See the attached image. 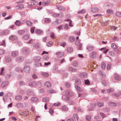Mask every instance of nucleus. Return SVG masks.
I'll list each match as a JSON object with an SVG mask.
<instances>
[{
	"label": "nucleus",
	"instance_id": "3",
	"mask_svg": "<svg viewBox=\"0 0 121 121\" xmlns=\"http://www.w3.org/2000/svg\"><path fill=\"white\" fill-rule=\"evenodd\" d=\"M23 69L24 71L26 73H29L30 71V68L29 66H25Z\"/></svg>",
	"mask_w": 121,
	"mask_h": 121
},
{
	"label": "nucleus",
	"instance_id": "14",
	"mask_svg": "<svg viewBox=\"0 0 121 121\" xmlns=\"http://www.w3.org/2000/svg\"><path fill=\"white\" fill-rule=\"evenodd\" d=\"M35 32L36 34H40L42 33L43 31L41 30L38 29H37L35 30Z\"/></svg>",
	"mask_w": 121,
	"mask_h": 121
},
{
	"label": "nucleus",
	"instance_id": "60",
	"mask_svg": "<svg viewBox=\"0 0 121 121\" xmlns=\"http://www.w3.org/2000/svg\"><path fill=\"white\" fill-rule=\"evenodd\" d=\"M73 65L75 67H78V64L76 62H75L74 63Z\"/></svg>",
	"mask_w": 121,
	"mask_h": 121
},
{
	"label": "nucleus",
	"instance_id": "7",
	"mask_svg": "<svg viewBox=\"0 0 121 121\" xmlns=\"http://www.w3.org/2000/svg\"><path fill=\"white\" fill-rule=\"evenodd\" d=\"M94 47L93 46L89 45L86 48L87 49L88 51H91L94 49Z\"/></svg>",
	"mask_w": 121,
	"mask_h": 121
},
{
	"label": "nucleus",
	"instance_id": "8",
	"mask_svg": "<svg viewBox=\"0 0 121 121\" xmlns=\"http://www.w3.org/2000/svg\"><path fill=\"white\" fill-rule=\"evenodd\" d=\"M56 54L59 57H61L64 55V53L60 52H58L56 53Z\"/></svg>",
	"mask_w": 121,
	"mask_h": 121
},
{
	"label": "nucleus",
	"instance_id": "45",
	"mask_svg": "<svg viewBox=\"0 0 121 121\" xmlns=\"http://www.w3.org/2000/svg\"><path fill=\"white\" fill-rule=\"evenodd\" d=\"M58 13H54L52 14V16L55 17H58Z\"/></svg>",
	"mask_w": 121,
	"mask_h": 121
},
{
	"label": "nucleus",
	"instance_id": "32",
	"mask_svg": "<svg viewBox=\"0 0 121 121\" xmlns=\"http://www.w3.org/2000/svg\"><path fill=\"white\" fill-rule=\"evenodd\" d=\"M111 47L113 48H117V46L114 43H112V44Z\"/></svg>",
	"mask_w": 121,
	"mask_h": 121
},
{
	"label": "nucleus",
	"instance_id": "50",
	"mask_svg": "<svg viewBox=\"0 0 121 121\" xmlns=\"http://www.w3.org/2000/svg\"><path fill=\"white\" fill-rule=\"evenodd\" d=\"M34 5V2L32 1L30 3V4H29L28 5L29 7H31V6H33Z\"/></svg>",
	"mask_w": 121,
	"mask_h": 121
},
{
	"label": "nucleus",
	"instance_id": "6",
	"mask_svg": "<svg viewBox=\"0 0 121 121\" xmlns=\"http://www.w3.org/2000/svg\"><path fill=\"white\" fill-rule=\"evenodd\" d=\"M96 52L95 51L92 52L90 55V56L93 58H95V57L96 56Z\"/></svg>",
	"mask_w": 121,
	"mask_h": 121
},
{
	"label": "nucleus",
	"instance_id": "13",
	"mask_svg": "<svg viewBox=\"0 0 121 121\" xmlns=\"http://www.w3.org/2000/svg\"><path fill=\"white\" fill-rule=\"evenodd\" d=\"M24 5L23 4H21L17 6H16V8L18 9H20L24 8Z\"/></svg>",
	"mask_w": 121,
	"mask_h": 121
},
{
	"label": "nucleus",
	"instance_id": "57",
	"mask_svg": "<svg viewBox=\"0 0 121 121\" xmlns=\"http://www.w3.org/2000/svg\"><path fill=\"white\" fill-rule=\"evenodd\" d=\"M19 83L20 85L21 86H22L24 85V82L22 81H20L19 82Z\"/></svg>",
	"mask_w": 121,
	"mask_h": 121
},
{
	"label": "nucleus",
	"instance_id": "38",
	"mask_svg": "<svg viewBox=\"0 0 121 121\" xmlns=\"http://www.w3.org/2000/svg\"><path fill=\"white\" fill-rule=\"evenodd\" d=\"M73 49L72 48L69 47L68 48L67 51L69 52H71L73 51Z\"/></svg>",
	"mask_w": 121,
	"mask_h": 121
},
{
	"label": "nucleus",
	"instance_id": "36",
	"mask_svg": "<svg viewBox=\"0 0 121 121\" xmlns=\"http://www.w3.org/2000/svg\"><path fill=\"white\" fill-rule=\"evenodd\" d=\"M43 100L44 102H48L49 100L46 97L43 98Z\"/></svg>",
	"mask_w": 121,
	"mask_h": 121
},
{
	"label": "nucleus",
	"instance_id": "52",
	"mask_svg": "<svg viewBox=\"0 0 121 121\" xmlns=\"http://www.w3.org/2000/svg\"><path fill=\"white\" fill-rule=\"evenodd\" d=\"M49 112L51 114H52L53 113V110L52 108L50 109Z\"/></svg>",
	"mask_w": 121,
	"mask_h": 121
},
{
	"label": "nucleus",
	"instance_id": "53",
	"mask_svg": "<svg viewBox=\"0 0 121 121\" xmlns=\"http://www.w3.org/2000/svg\"><path fill=\"white\" fill-rule=\"evenodd\" d=\"M49 92L50 93H55V91L52 89L51 90L49 91Z\"/></svg>",
	"mask_w": 121,
	"mask_h": 121
},
{
	"label": "nucleus",
	"instance_id": "49",
	"mask_svg": "<svg viewBox=\"0 0 121 121\" xmlns=\"http://www.w3.org/2000/svg\"><path fill=\"white\" fill-rule=\"evenodd\" d=\"M29 38V36L28 35H26L24 37V38L25 39H28Z\"/></svg>",
	"mask_w": 121,
	"mask_h": 121
},
{
	"label": "nucleus",
	"instance_id": "40",
	"mask_svg": "<svg viewBox=\"0 0 121 121\" xmlns=\"http://www.w3.org/2000/svg\"><path fill=\"white\" fill-rule=\"evenodd\" d=\"M17 106L19 107H23V105L21 103H19L17 104Z\"/></svg>",
	"mask_w": 121,
	"mask_h": 121
},
{
	"label": "nucleus",
	"instance_id": "25",
	"mask_svg": "<svg viewBox=\"0 0 121 121\" xmlns=\"http://www.w3.org/2000/svg\"><path fill=\"white\" fill-rule=\"evenodd\" d=\"M42 74V76L44 77H48V74L47 73L43 72Z\"/></svg>",
	"mask_w": 121,
	"mask_h": 121
},
{
	"label": "nucleus",
	"instance_id": "42",
	"mask_svg": "<svg viewBox=\"0 0 121 121\" xmlns=\"http://www.w3.org/2000/svg\"><path fill=\"white\" fill-rule=\"evenodd\" d=\"M25 32L23 30H20L18 32V33L20 35L23 34Z\"/></svg>",
	"mask_w": 121,
	"mask_h": 121
},
{
	"label": "nucleus",
	"instance_id": "39",
	"mask_svg": "<svg viewBox=\"0 0 121 121\" xmlns=\"http://www.w3.org/2000/svg\"><path fill=\"white\" fill-rule=\"evenodd\" d=\"M29 112L28 111H27L24 112V116H28Z\"/></svg>",
	"mask_w": 121,
	"mask_h": 121
},
{
	"label": "nucleus",
	"instance_id": "10",
	"mask_svg": "<svg viewBox=\"0 0 121 121\" xmlns=\"http://www.w3.org/2000/svg\"><path fill=\"white\" fill-rule=\"evenodd\" d=\"M9 83V82L8 81H5L3 82L1 84V86L2 87H4L6 85H8Z\"/></svg>",
	"mask_w": 121,
	"mask_h": 121
},
{
	"label": "nucleus",
	"instance_id": "46",
	"mask_svg": "<svg viewBox=\"0 0 121 121\" xmlns=\"http://www.w3.org/2000/svg\"><path fill=\"white\" fill-rule=\"evenodd\" d=\"M16 70L17 72H21L22 71V70L19 67H17L16 69Z\"/></svg>",
	"mask_w": 121,
	"mask_h": 121
},
{
	"label": "nucleus",
	"instance_id": "18",
	"mask_svg": "<svg viewBox=\"0 0 121 121\" xmlns=\"http://www.w3.org/2000/svg\"><path fill=\"white\" fill-rule=\"evenodd\" d=\"M75 87L78 90V92H80L83 90L82 89H81V88L78 86H75Z\"/></svg>",
	"mask_w": 121,
	"mask_h": 121
},
{
	"label": "nucleus",
	"instance_id": "29",
	"mask_svg": "<svg viewBox=\"0 0 121 121\" xmlns=\"http://www.w3.org/2000/svg\"><path fill=\"white\" fill-rule=\"evenodd\" d=\"M31 99L32 101H36L38 100V99L36 97H32Z\"/></svg>",
	"mask_w": 121,
	"mask_h": 121
},
{
	"label": "nucleus",
	"instance_id": "59",
	"mask_svg": "<svg viewBox=\"0 0 121 121\" xmlns=\"http://www.w3.org/2000/svg\"><path fill=\"white\" fill-rule=\"evenodd\" d=\"M0 45H2L4 46L5 45V41L4 40H3L1 42V44H0Z\"/></svg>",
	"mask_w": 121,
	"mask_h": 121
},
{
	"label": "nucleus",
	"instance_id": "33",
	"mask_svg": "<svg viewBox=\"0 0 121 121\" xmlns=\"http://www.w3.org/2000/svg\"><path fill=\"white\" fill-rule=\"evenodd\" d=\"M52 43L51 41H49L47 44V46L49 47L51 46H52Z\"/></svg>",
	"mask_w": 121,
	"mask_h": 121
},
{
	"label": "nucleus",
	"instance_id": "12",
	"mask_svg": "<svg viewBox=\"0 0 121 121\" xmlns=\"http://www.w3.org/2000/svg\"><path fill=\"white\" fill-rule=\"evenodd\" d=\"M23 60V58L22 57H17L16 59V60L18 62H20L22 61Z\"/></svg>",
	"mask_w": 121,
	"mask_h": 121
},
{
	"label": "nucleus",
	"instance_id": "31",
	"mask_svg": "<svg viewBox=\"0 0 121 121\" xmlns=\"http://www.w3.org/2000/svg\"><path fill=\"white\" fill-rule=\"evenodd\" d=\"M75 82L76 84L80 85L81 83V82L80 79H78Z\"/></svg>",
	"mask_w": 121,
	"mask_h": 121
},
{
	"label": "nucleus",
	"instance_id": "21",
	"mask_svg": "<svg viewBox=\"0 0 121 121\" xmlns=\"http://www.w3.org/2000/svg\"><path fill=\"white\" fill-rule=\"evenodd\" d=\"M115 79L117 80H119L121 79V78L119 75H116L115 77Z\"/></svg>",
	"mask_w": 121,
	"mask_h": 121
},
{
	"label": "nucleus",
	"instance_id": "55",
	"mask_svg": "<svg viewBox=\"0 0 121 121\" xmlns=\"http://www.w3.org/2000/svg\"><path fill=\"white\" fill-rule=\"evenodd\" d=\"M32 78L35 79H36L37 78V76L35 74H33L32 76Z\"/></svg>",
	"mask_w": 121,
	"mask_h": 121
},
{
	"label": "nucleus",
	"instance_id": "1",
	"mask_svg": "<svg viewBox=\"0 0 121 121\" xmlns=\"http://www.w3.org/2000/svg\"><path fill=\"white\" fill-rule=\"evenodd\" d=\"M57 9L59 11H64L65 10L64 7L61 5H58L56 6Z\"/></svg>",
	"mask_w": 121,
	"mask_h": 121
},
{
	"label": "nucleus",
	"instance_id": "2",
	"mask_svg": "<svg viewBox=\"0 0 121 121\" xmlns=\"http://www.w3.org/2000/svg\"><path fill=\"white\" fill-rule=\"evenodd\" d=\"M75 44L78 47V49L79 50H81L82 45L79 41H77L75 42Z\"/></svg>",
	"mask_w": 121,
	"mask_h": 121
},
{
	"label": "nucleus",
	"instance_id": "11",
	"mask_svg": "<svg viewBox=\"0 0 121 121\" xmlns=\"http://www.w3.org/2000/svg\"><path fill=\"white\" fill-rule=\"evenodd\" d=\"M26 22V23H32L31 22L28 20H22L20 21L18 20H17L15 23H20L21 22Z\"/></svg>",
	"mask_w": 121,
	"mask_h": 121
},
{
	"label": "nucleus",
	"instance_id": "5",
	"mask_svg": "<svg viewBox=\"0 0 121 121\" xmlns=\"http://www.w3.org/2000/svg\"><path fill=\"white\" fill-rule=\"evenodd\" d=\"M99 9L96 7H93L92 8L91 11L93 13H96L98 12Z\"/></svg>",
	"mask_w": 121,
	"mask_h": 121
},
{
	"label": "nucleus",
	"instance_id": "9",
	"mask_svg": "<svg viewBox=\"0 0 121 121\" xmlns=\"http://www.w3.org/2000/svg\"><path fill=\"white\" fill-rule=\"evenodd\" d=\"M73 118L74 119L75 121H78V117L77 115L76 114H74L73 116Z\"/></svg>",
	"mask_w": 121,
	"mask_h": 121
},
{
	"label": "nucleus",
	"instance_id": "62",
	"mask_svg": "<svg viewBox=\"0 0 121 121\" xmlns=\"http://www.w3.org/2000/svg\"><path fill=\"white\" fill-rule=\"evenodd\" d=\"M111 65L110 64H108L107 66V69H109L111 68Z\"/></svg>",
	"mask_w": 121,
	"mask_h": 121
},
{
	"label": "nucleus",
	"instance_id": "44",
	"mask_svg": "<svg viewBox=\"0 0 121 121\" xmlns=\"http://www.w3.org/2000/svg\"><path fill=\"white\" fill-rule=\"evenodd\" d=\"M114 91V90L112 88H111L108 89L107 90V91L109 93H110V92H112Z\"/></svg>",
	"mask_w": 121,
	"mask_h": 121
},
{
	"label": "nucleus",
	"instance_id": "41",
	"mask_svg": "<svg viewBox=\"0 0 121 121\" xmlns=\"http://www.w3.org/2000/svg\"><path fill=\"white\" fill-rule=\"evenodd\" d=\"M86 120L88 121H90L91 120V117L90 116H87L86 117Z\"/></svg>",
	"mask_w": 121,
	"mask_h": 121
},
{
	"label": "nucleus",
	"instance_id": "22",
	"mask_svg": "<svg viewBox=\"0 0 121 121\" xmlns=\"http://www.w3.org/2000/svg\"><path fill=\"white\" fill-rule=\"evenodd\" d=\"M69 70L70 71H73V72H76L77 70V69L75 68H73L72 67H70L69 68Z\"/></svg>",
	"mask_w": 121,
	"mask_h": 121
},
{
	"label": "nucleus",
	"instance_id": "37",
	"mask_svg": "<svg viewBox=\"0 0 121 121\" xmlns=\"http://www.w3.org/2000/svg\"><path fill=\"white\" fill-rule=\"evenodd\" d=\"M43 60L45 61H47L49 59L48 57L47 56H44L43 57Z\"/></svg>",
	"mask_w": 121,
	"mask_h": 121
},
{
	"label": "nucleus",
	"instance_id": "19",
	"mask_svg": "<svg viewBox=\"0 0 121 121\" xmlns=\"http://www.w3.org/2000/svg\"><path fill=\"white\" fill-rule=\"evenodd\" d=\"M45 85L47 87H50L51 86V83L48 81L46 82L45 83Z\"/></svg>",
	"mask_w": 121,
	"mask_h": 121
},
{
	"label": "nucleus",
	"instance_id": "17",
	"mask_svg": "<svg viewBox=\"0 0 121 121\" xmlns=\"http://www.w3.org/2000/svg\"><path fill=\"white\" fill-rule=\"evenodd\" d=\"M17 38V36L15 35L11 36L9 37V39L12 40H14L16 39Z\"/></svg>",
	"mask_w": 121,
	"mask_h": 121
},
{
	"label": "nucleus",
	"instance_id": "4",
	"mask_svg": "<svg viewBox=\"0 0 121 121\" xmlns=\"http://www.w3.org/2000/svg\"><path fill=\"white\" fill-rule=\"evenodd\" d=\"M34 59L35 62H38L40 61L41 58L39 56H36L34 57Z\"/></svg>",
	"mask_w": 121,
	"mask_h": 121
},
{
	"label": "nucleus",
	"instance_id": "15",
	"mask_svg": "<svg viewBox=\"0 0 121 121\" xmlns=\"http://www.w3.org/2000/svg\"><path fill=\"white\" fill-rule=\"evenodd\" d=\"M36 85V82L35 81L33 82L30 83L29 86L31 87H33L35 86Z\"/></svg>",
	"mask_w": 121,
	"mask_h": 121
},
{
	"label": "nucleus",
	"instance_id": "28",
	"mask_svg": "<svg viewBox=\"0 0 121 121\" xmlns=\"http://www.w3.org/2000/svg\"><path fill=\"white\" fill-rule=\"evenodd\" d=\"M116 15L118 17H121V12H117L116 13Z\"/></svg>",
	"mask_w": 121,
	"mask_h": 121
},
{
	"label": "nucleus",
	"instance_id": "26",
	"mask_svg": "<svg viewBox=\"0 0 121 121\" xmlns=\"http://www.w3.org/2000/svg\"><path fill=\"white\" fill-rule=\"evenodd\" d=\"M15 99L17 100H20L22 99V97L20 96H17L15 97Z\"/></svg>",
	"mask_w": 121,
	"mask_h": 121
},
{
	"label": "nucleus",
	"instance_id": "24",
	"mask_svg": "<svg viewBox=\"0 0 121 121\" xmlns=\"http://www.w3.org/2000/svg\"><path fill=\"white\" fill-rule=\"evenodd\" d=\"M18 55V53L16 52H13L12 54L11 55L13 57L17 56Z\"/></svg>",
	"mask_w": 121,
	"mask_h": 121
},
{
	"label": "nucleus",
	"instance_id": "47",
	"mask_svg": "<svg viewBox=\"0 0 121 121\" xmlns=\"http://www.w3.org/2000/svg\"><path fill=\"white\" fill-rule=\"evenodd\" d=\"M66 45V43L65 42H62L60 44V45L61 46H62L64 47Z\"/></svg>",
	"mask_w": 121,
	"mask_h": 121
},
{
	"label": "nucleus",
	"instance_id": "23",
	"mask_svg": "<svg viewBox=\"0 0 121 121\" xmlns=\"http://www.w3.org/2000/svg\"><path fill=\"white\" fill-rule=\"evenodd\" d=\"M62 110L64 111H66L68 110V108L66 106H64L62 107Z\"/></svg>",
	"mask_w": 121,
	"mask_h": 121
},
{
	"label": "nucleus",
	"instance_id": "16",
	"mask_svg": "<svg viewBox=\"0 0 121 121\" xmlns=\"http://www.w3.org/2000/svg\"><path fill=\"white\" fill-rule=\"evenodd\" d=\"M108 104L109 106H115L117 105L115 103L111 102H108Z\"/></svg>",
	"mask_w": 121,
	"mask_h": 121
},
{
	"label": "nucleus",
	"instance_id": "64",
	"mask_svg": "<svg viewBox=\"0 0 121 121\" xmlns=\"http://www.w3.org/2000/svg\"><path fill=\"white\" fill-rule=\"evenodd\" d=\"M117 28V27H116L115 26H113L111 27V29L113 30H115Z\"/></svg>",
	"mask_w": 121,
	"mask_h": 121
},
{
	"label": "nucleus",
	"instance_id": "34",
	"mask_svg": "<svg viewBox=\"0 0 121 121\" xmlns=\"http://www.w3.org/2000/svg\"><path fill=\"white\" fill-rule=\"evenodd\" d=\"M58 17L61 18L64 16V15L62 13H58Z\"/></svg>",
	"mask_w": 121,
	"mask_h": 121
},
{
	"label": "nucleus",
	"instance_id": "58",
	"mask_svg": "<svg viewBox=\"0 0 121 121\" xmlns=\"http://www.w3.org/2000/svg\"><path fill=\"white\" fill-rule=\"evenodd\" d=\"M65 85L68 88L70 86V84L68 83H65Z\"/></svg>",
	"mask_w": 121,
	"mask_h": 121
},
{
	"label": "nucleus",
	"instance_id": "56",
	"mask_svg": "<svg viewBox=\"0 0 121 121\" xmlns=\"http://www.w3.org/2000/svg\"><path fill=\"white\" fill-rule=\"evenodd\" d=\"M103 105V104L102 103H98L97 104V106L99 107H101Z\"/></svg>",
	"mask_w": 121,
	"mask_h": 121
},
{
	"label": "nucleus",
	"instance_id": "35",
	"mask_svg": "<svg viewBox=\"0 0 121 121\" xmlns=\"http://www.w3.org/2000/svg\"><path fill=\"white\" fill-rule=\"evenodd\" d=\"M44 21L46 23H49L51 21V19L50 18H46L45 19Z\"/></svg>",
	"mask_w": 121,
	"mask_h": 121
},
{
	"label": "nucleus",
	"instance_id": "43",
	"mask_svg": "<svg viewBox=\"0 0 121 121\" xmlns=\"http://www.w3.org/2000/svg\"><path fill=\"white\" fill-rule=\"evenodd\" d=\"M85 84L88 85L90 84V82L88 80H85Z\"/></svg>",
	"mask_w": 121,
	"mask_h": 121
},
{
	"label": "nucleus",
	"instance_id": "48",
	"mask_svg": "<svg viewBox=\"0 0 121 121\" xmlns=\"http://www.w3.org/2000/svg\"><path fill=\"white\" fill-rule=\"evenodd\" d=\"M112 12V11L111 9H108L106 11V13H111Z\"/></svg>",
	"mask_w": 121,
	"mask_h": 121
},
{
	"label": "nucleus",
	"instance_id": "30",
	"mask_svg": "<svg viewBox=\"0 0 121 121\" xmlns=\"http://www.w3.org/2000/svg\"><path fill=\"white\" fill-rule=\"evenodd\" d=\"M69 40L71 42H73L75 41V39L73 37H70L69 38Z\"/></svg>",
	"mask_w": 121,
	"mask_h": 121
},
{
	"label": "nucleus",
	"instance_id": "20",
	"mask_svg": "<svg viewBox=\"0 0 121 121\" xmlns=\"http://www.w3.org/2000/svg\"><path fill=\"white\" fill-rule=\"evenodd\" d=\"M86 12L85 10L83 9L79 11L78 13L83 14L85 13Z\"/></svg>",
	"mask_w": 121,
	"mask_h": 121
},
{
	"label": "nucleus",
	"instance_id": "51",
	"mask_svg": "<svg viewBox=\"0 0 121 121\" xmlns=\"http://www.w3.org/2000/svg\"><path fill=\"white\" fill-rule=\"evenodd\" d=\"M50 36L51 37V38L52 39H53L55 37L54 35V34L53 33H51L50 34Z\"/></svg>",
	"mask_w": 121,
	"mask_h": 121
},
{
	"label": "nucleus",
	"instance_id": "61",
	"mask_svg": "<svg viewBox=\"0 0 121 121\" xmlns=\"http://www.w3.org/2000/svg\"><path fill=\"white\" fill-rule=\"evenodd\" d=\"M40 44L39 43H37L35 45V47L36 48H38L39 47Z\"/></svg>",
	"mask_w": 121,
	"mask_h": 121
},
{
	"label": "nucleus",
	"instance_id": "63",
	"mask_svg": "<svg viewBox=\"0 0 121 121\" xmlns=\"http://www.w3.org/2000/svg\"><path fill=\"white\" fill-rule=\"evenodd\" d=\"M65 21L67 22H69V23H72V21L69 19H68L65 20Z\"/></svg>",
	"mask_w": 121,
	"mask_h": 121
},
{
	"label": "nucleus",
	"instance_id": "54",
	"mask_svg": "<svg viewBox=\"0 0 121 121\" xmlns=\"http://www.w3.org/2000/svg\"><path fill=\"white\" fill-rule=\"evenodd\" d=\"M35 27H32L31 28V31L32 33H33L34 31Z\"/></svg>",
	"mask_w": 121,
	"mask_h": 121
},
{
	"label": "nucleus",
	"instance_id": "27",
	"mask_svg": "<svg viewBox=\"0 0 121 121\" xmlns=\"http://www.w3.org/2000/svg\"><path fill=\"white\" fill-rule=\"evenodd\" d=\"M101 67L103 69H104L105 68L106 65L104 62H102L101 64Z\"/></svg>",
	"mask_w": 121,
	"mask_h": 121
}]
</instances>
